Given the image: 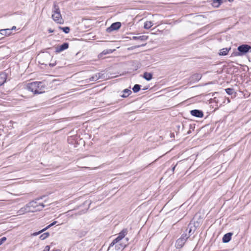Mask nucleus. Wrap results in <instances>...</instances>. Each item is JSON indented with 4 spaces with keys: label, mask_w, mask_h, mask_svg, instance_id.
I'll return each instance as SVG.
<instances>
[{
    "label": "nucleus",
    "mask_w": 251,
    "mask_h": 251,
    "mask_svg": "<svg viewBox=\"0 0 251 251\" xmlns=\"http://www.w3.org/2000/svg\"><path fill=\"white\" fill-rule=\"evenodd\" d=\"M223 2V0H213L212 5L215 7H218Z\"/></svg>",
    "instance_id": "412c9836"
},
{
    "label": "nucleus",
    "mask_w": 251,
    "mask_h": 251,
    "mask_svg": "<svg viewBox=\"0 0 251 251\" xmlns=\"http://www.w3.org/2000/svg\"><path fill=\"white\" fill-rule=\"evenodd\" d=\"M229 2H232L234 0H228Z\"/></svg>",
    "instance_id": "37998d69"
},
{
    "label": "nucleus",
    "mask_w": 251,
    "mask_h": 251,
    "mask_svg": "<svg viewBox=\"0 0 251 251\" xmlns=\"http://www.w3.org/2000/svg\"><path fill=\"white\" fill-rule=\"evenodd\" d=\"M41 233H42V231H41V230H40V231H38V232H34V233H33L32 234V235H33V236H37L38 235H39V234H41Z\"/></svg>",
    "instance_id": "c756f323"
},
{
    "label": "nucleus",
    "mask_w": 251,
    "mask_h": 251,
    "mask_svg": "<svg viewBox=\"0 0 251 251\" xmlns=\"http://www.w3.org/2000/svg\"><path fill=\"white\" fill-rule=\"evenodd\" d=\"M46 85L41 81H35L29 83L27 86V89L34 94H40L45 92Z\"/></svg>",
    "instance_id": "f03ea898"
},
{
    "label": "nucleus",
    "mask_w": 251,
    "mask_h": 251,
    "mask_svg": "<svg viewBox=\"0 0 251 251\" xmlns=\"http://www.w3.org/2000/svg\"><path fill=\"white\" fill-rule=\"evenodd\" d=\"M50 227V225H48L47 226H46V227H45L44 228L42 229L41 230V231H42V232H43L44 231H46V230H47L48 229H49Z\"/></svg>",
    "instance_id": "473e14b6"
},
{
    "label": "nucleus",
    "mask_w": 251,
    "mask_h": 251,
    "mask_svg": "<svg viewBox=\"0 0 251 251\" xmlns=\"http://www.w3.org/2000/svg\"><path fill=\"white\" fill-rule=\"evenodd\" d=\"M191 114L197 118H202L203 116V113L202 110L194 109L190 111Z\"/></svg>",
    "instance_id": "1a4fd4ad"
},
{
    "label": "nucleus",
    "mask_w": 251,
    "mask_h": 251,
    "mask_svg": "<svg viewBox=\"0 0 251 251\" xmlns=\"http://www.w3.org/2000/svg\"><path fill=\"white\" fill-rule=\"evenodd\" d=\"M59 28L62 30L65 33H68L70 32V29L69 27L66 26V27H61L59 26Z\"/></svg>",
    "instance_id": "bb28decb"
},
{
    "label": "nucleus",
    "mask_w": 251,
    "mask_h": 251,
    "mask_svg": "<svg viewBox=\"0 0 251 251\" xmlns=\"http://www.w3.org/2000/svg\"><path fill=\"white\" fill-rule=\"evenodd\" d=\"M153 24L151 21H147L144 23V27L145 29H150L152 25Z\"/></svg>",
    "instance_id": "4be33fe9"
},
{
    "label": "nucleus",
    "mask_w": 251,
    "mask_h": 251,
    "mask_svg": "<svg viewBox=\"0 0 251 251\" xmlns=\"http://www.w3.org/2000/svg\"><path fill=\"white\" fill-rule=\"evenodd\" d=\"M49 236H50V233L48 232H47L44 233L43 234H41L39 238L41 240H45L46 238H47Z\"/></svg>",
    "instance_id": "a878e982"
},
{
    "label": "nucleus",
    "mask_w": 251,
    "mask_h": 251,
    "mask_svg": "<svg viewBox=\"0 0 251 251\" xmlns=\"http://www.w3.org/2000/svg\"><path fill=\"white\" fill-rule=\"evenodd\" d=\"M251 47L248 44H242L237 48V51L233 52L232 55L234 56H243L250 51Z\"/></svg>",
    "instance_id": "20e7f679"
},
{
    "label": "nucleus",
    "mask_w": 251,
    "mask_h": 251,
    "mask_svg": "<svg viewBox=\"0 0 251 251\" xmlns=\"http://www.w3.org/2000/svg\"><path fill=\"white\" fill-rule=\"evenodd\" d=\"M127 229L124 228L119 234L118 236L110 244L109 248L115 246V249L120 250L124 249L127 245L128 241V238H125L127 234Z\"/></svg>",
    "instance_id": "f257e3e1"
},
{
    "label": "nucleus",
    "mask_w": 251,
    "mask_h": 251,
    "mask_svg": "<svg viewBox=\"0 0 251 251\" xmlns=\"http://www.w3.org/2000/svg\"><path fill=\"white\" fill-rule=\"evenodd\" d=\"M108 53H109V52L107 50H103L102 51V53L103 54H107Z\"/></svg>",
    "instance_id": "c9c22d12"
},
{
    "label": "nucleus",
    "mask_w": 251,
    "mask_h": 251,
    "mask_svg": "<svg viewBox=\"0 0 251 251\" xmlns=\"http://www.w3.org/2000/svg\"><path fill=\"white\" fill-rule=\"evenodd\" d=\"M56 65V63H50L49 65L50 67H53L54 66H55Z\"/></svg>",
    "instance_id": "f704fd0d"
},
{
    "label": "nucleus",
    "mask_w": 251,
    "mask_h": 251,
    "mask_svg": "<svg viewBox=\"0 0 251 251\" xmlns=\"http://www.w3.org/2000/svg\"><path fill=\"white\" fill-rule=\"evenodd\" d=\"M233 235L232 232H228L225 234L222 239L223 242L227 243L229 242L231 239V236Z\"/></svg>",
    "instance_id": "9b49d317"
},
{
    "label": "nucleus",
    "mask_w": 251,
    "mask_h": 251,
    "mask_svg": "<svg viewBox=\"0 0 251 251\" xmlns=\"http://www.w3.org/2000/svg\"><path fill=\"white\" fill-rule=\"evenodd\" d=\"M6 240V238L5 237H3L1 239H0V245Z\"/></svg>",
    "instance_id": "c85d7f7f"
},
{
    "label": "nucleus",
    "mask_w": 251,
    "mask_h": 251,
    "mask_svg": "<svg viewBox=\"0 0 251 251\" xmlns=\"http://www.w3.org/2000/svg\"><path fill=\"white\" fill-rule=\"evenodd\" d=\"M16 27L15 26H13L11 28H10V29H11V30H14V29H16Z\"/></svg>",
    "instance_id": "58836bf2"
},
{
    "label": "nucleus",
    "mask_w": 251,
    "mask_h": 251,
    "mask_svg": "<svg viewBox=\"0 0 251 251\" xmlns=\"http://www.w3.org/2000/svg\"><path fill=\"white\" fill-rule=\"evenodd\" d=\"M123 92L124 93V94L122 95H121V97L122 98H124L127 97L129 95H130L132 93L131 91L128 89H124L123 91Z\"/></svg>",
    "instance_id": "aec40b11"
},
{
    "label": "nucleus",
    "mask_w": 251,
    "mask_h": 251,
    "mask_svg": "<svg viewBox=\"0 0 251 251\" xmlns=\"http://www.w3.org/2000/svg\"><path fill=\"white\" fill-rule=\"evenodd\" d=\"M121 26V23L117 22L114 23L111 25L106 28V31L108 33H110L113 31L119 29Z\"/></svg>",
    "instance_id": "39448f33"
},
{
    "label": "nucleus",
    "mask_w": 251,
    "mask_h": 251,
    "mask_svg": "<svg viewBox=\"0 0 251 251\" xmlns=\"http://www.w3.org/2000/svg\"><path fill=\"white\" fill-rule=\"evenodd\" d=\"M57 223V221H54L53 222H52V223H51L50 224V227L54 226L55 224H56Z\"/></svg>",
    "instance_id": "72a5a7b5"
},
{
    "label": "nucleus",
    "mask_w": 251,
    "mask_h": 251,
    "mask_svg": "<svg viewBox=\"0 0 251 251\" xmlns=\"http://www.w3.org/2000/svg\"><path fill=\"white\" fill-rule=\"evenodd\" d=\"M141 85L139 84H135L134 85L133 87L132 88V90L134 93H137L138 92L140 89H141Z\"/></svg>",
    "instance_id": "393cba45"
},
{
    "label": "nucleus",
    "mask_w": 251,
    "mask_h": 251,
    "mask_svg": "<svg viewBox=\"0 0 251 251\" xmlns=\"http://www.w3.org/2000/svg\"><path fill=\"white\" fill-rule=\"evenodd\" d=\"M54 251H60V250H56Z\"/></svg>",
    "instance_id": "c03bdc74"
},
{
    "label": "nucleus",
    "mask_w": 251,
    "mask_h": 251,
    "mask_svg": "<svg viewBox=\"0 0 251 251\" xmlns=\"http://www.w3.org/2000/svg\"><path fill=\"white\" fill-rule=\"evenodd\" d=\"M6 80V75L5 73L0 74V86L3 85Z\"/></svg>",
    "instance_id": "a211bd4d"
},
{
    "label": "nucleus",
    "mask_w": 251,
    "mask_h": 251,
    "mask_svg": "<svg viewBox=\"0 0 251 251\" xmlns=\"http://www.w3.org/2000/svg\"><path fill=\"white\" fill-rule=\"evenodd\" d=\"M144 46H145V44H142L141 45H138V46H135L134 47H132L131 48L132 49H136V48H139L140 47H143Z\"/></svg>",
    "instance_id": "7c9ffc66"
},
{
    "label": "nucleus",
    "mask_w": 251,
    "mask_h": 251,
    "mask_svg": "<svg viewBox=\"0 0 251 251\" xmlns=\"http://www.w3.org/2000/svg\"><path fill=\"white\" fill-rule=\"evenodd\" d=\"M0 34L2 35L9 36L11 34V29L10 28L0 29Z\"/></svg>",
    "instance_id": "2eb2a0df"
},
{
    "label": "nucleus",
    "mask_w": 251,
    "mask_h": 251,
    "mask_svg": "<svg viewBox=\"0 0 251 251\" xmlns=\"http://www.w3.org/2000/svg\"><path fill=\"white\" fill-rule=\"evenodd\" d=\"M148 39V37L146 35L140 36H133L132 39L134 40H140L141 41H145Z\"/></svg>",
    "instance_id": "dca6fc26"
},
{
    "label": "nucleus",
    "mask_w": 251,
    "mask_h": 251,
    "mask_svg": "<svg viewBox=\"0 0 251 251\" xmlns=\"http://www.w3.org/2000/svg\"><path fill=\"white\" fill-rule=\"evenodd\" d=\"M53 20L58 24H63L64 20H63L60 13H57L52 14Z\"/></svg>",
    "instance_id": "423d86ee"
},
{
    "label": "nucleus",
    "mask_w": 251,
    "mask_h": 251,
    "mask_svg": "<svg viewBox=\"0 0 251 251\" xmlns=\"http://www.w3.org/2000/svg\"><path fill=\"white\" fill-rule=\"evenodd\" d=\"M171 137H175V135H174V133H171Z\"/></svg>",
    "instance_id": "ea45409f"
},
{
    "label": "nucleus",
    "mask_w": 251,
    "mask_h": 251,
    "mask_svg": "<svg viewBox=\"0 0 251 251\" xmlns=\"http://www.w3.org/2000/svg\"><path fill=\"white\" fill-rule=\"evenodd\" d=\"M198 226V222L196 223L195 221H191L187 228L183 232L181 237H183L186 240H187L192 235H193L196 230Z\"/></svg>",
    "instance_id": "7ed1b4c3"
},
{
    "label": "nucleus",
    "mask_w": 251,
    "mask_h": 251,
    "mask_svg": "<svg viewBox=\"0 0 251 251\" xmlns=\"http://www.w3.org/2000/svg\"><path fill=\"white\" fill-rule=\"evenodd\" d=\"M69 48V44L67 42L64 43L61 45L56 48V52H60Z\"/></svg>",
    "instance_id": "9d476101"
},
{
    "label": "nucleus",
    "mask_w": 251,
    "mask_h": 251,
    "mask_svg": "<svg viewBox=\"0 0 251 251\" xmlns=\"http://www.w3.org/2000/svg\"><path fill=\"white\" fill-rule=\"evenodd\" d=\"M45 207V205L43 203H38V208L36 210L40 211Z\"/></svg>",
    "instance_id": "cd10ccee"
},
{
    "label": "nucleus",
    "mask_w": 251,
    "mask_h": 251,
    "mask_svg": "<svg viewBox=\"0 0 251 251\" xmlns=\"http://www.w3.org/2000/svg\"><path fill=\"white\" fill-rule=\"evenodd\" d=\"M33 212V210H32L30 209L27 204H26L24 207L20 208L17 212L18 215H23L25 213Z\"/></svg>",
    "instance_id": "6e6552de"
},
{
    "label": "nucleus",
    "mask_w": 251,
    "mask_h": 251,
    "mask_svg": "<svg viewBox=\"0 0 251 251\" xmlns=\"http://www.w3.org/2000/svg\"><path fill=\"white\" fill-rule=\"evenodd\" d=\"M103 75H104L103 74H102L101 73H97V74H95V75L91 76L89 78V80L90 81H96L99 79L102 78H103L102 76Z\"/></svg>",
    "instance_id": "ddd939ff"
},
{
    "label": "nucleus",
    "mask_w": 251,
    "mask_h": 251,
    "mask_svg": "<svg viewBox=\"0 0 251 251\" xmlns=\"http://www.w3.org/2000/svg\"><path fill=\"white\" fill-rule=\"evenodd\" d=\"M187 240L184 239L183 237H180L179 239L176 240V245L178 248H182L184 244L185 243Z\"/></svg>",
    "instance_id": "f8f14e48"
},
{
    "label": "nucleus",
    "mask_w": 251,
    "mask_h": 251,
    "mask_svg": "<svg viewBox=\"0 0 251 251\" xmlns=\"http://www.w3.org/2000/svg\"><path fill=\"white\" fill-rule=\"evenodd\" d=\"M225 91L229 95H231L233 94H234V95L235 96L236 94V92H235L234 91V90L233 88H226L225 89Z\"/></svg>",
    "instance_id": "5701e85b"
},
{
    "label": "nucleus",
    "mask_w": 251,
    "mask_h": 251,
    "mask_svg": "<svg viewBox=\"0 0 251 251\" xmlns=\"http://www.w3.org/2000/svg\"><path fill=\"white\" fill-rule=\"evenodd\" d=\"M39 199H36L35 201H30L28 203H27V205L29 206V208L33 207L34 208H35V210L38 208V203L37 202V201H38Z\"/></svg>",
    "instance_id": "4468645a"
},
{
    "label": "nucleus",
    "mask_w": 251,
    "mask_h": 251,
    "mask_svg": "<svg viewBox=\"0 0 251 251\" xmlns=\"http://www.w3.org/2000/svg\"><path fill=\"white\" fill-rule=\"evenodd\" d=\"M48 31L49 33H52L53 32V30L51 29V28H50L48 29Z\"/></svg>",
    "instance_id": "e433bc0d"
},
{
    "label": "nucleus",
    "mask_w": 251,
    "mask_h": 251,
    "mask_svg": "<svg viewBox=\"0 0 251 251\" xmlns=\"http://www.w3.org/2000/svg\"><path fill=\"white\" fill-rule=\"evenodd\" d=\"M180 127V125H178L177 126V127L178 128V129H179Z\"/></svg>",
    "instance_id": "79ce46f5"
},
{
    "label": "nucleus",
    "mask_w": 251,
    "mask_h": 251,
    "mask_svg": "<svg viewBox=\"0 0 251 251\" xmlns=\"http://www.w3.org/2000/svg\"><path fill=\"white\" fill-rule=\"evenodd\" d=\"M202 75L199 73H196L190 76L189 80L191 83H195L199 81L201 78Z\"/></svg>",
    "instance_id": "0eeeda50"
},
{
    "label": "nucleus",
    "mask_w": 251,
    "mask_h": 251,
    "mask_svg": "<svg viewBox=\"0 0 251 251\" xmlns=\"http://www.w3.org/2000/svg\"><path fill=\"white\" fill-rule=\"evenodd\" d=\"M148 87H145L143 89V90H146L148 89Z\"/></svg>",
    "instance_id": "a19ab883"
},
{
    "label": "nucleus",
    "mask_w": 251,
    "mask_h": 251,
    "mask_svg": "<svg viewBox=\"0 0 251 251\" xmlns=\"http://www.w3.org/2000/svg\"><path fill=\"white\" fill-rule=\"evenodd\" d=\"M152 74L151 73L145 72L143 74V77L147 81H150L152 78Z\"/></svg>",
    "instance_id": "6ab92c4d"
},
{
    "label": "nucleus",
    "mask_w": 251,
    "mask_h": 251,
    "mask_svg": "<svg viewBox=\"0 0 251 251\" xmlns=\"http://www.w3.org/2000/svg\"><path fill=\"white\" fill-rule=\"evenodd\" d=\"M176 165H175V166L172 168V172H174V171H175V168H176Z\"/></svg>",
    "instance_id": "4c0bfd02"
},
{
    "label": "nucleus",
    "mask_w": 251,
    "mask_h": 251,
    "mask_svg": "<svg viewBox=\"0 0 251 251\" xmlns=\"http://www.w3.org/2000/svg\"><path fill=\"white\" fill-rule=\"evenodd\" d=\"M52 12L53 13V14L60 13V9L58 5L55 3H54L53 4V8Z\"/></svg>",
    "instance_id": "b1692460"
},
{
    "label": "nucleus",
    "mask_w": 251,
    "mask_h": 251,
    "mask_svg": "<svg viewBox=\"0 0 251 251\" xmlns=\"http://www.w3.org/2000/svg\"><path fill=\"white\" fill-rule=\"evenodd\" d=\"M231 48H225L221 49L219 53V55L225 56L227 54L228 51L230 50Z\"/></svg>",
    "instance_id": "f3484780"
},
{
    "label": "nucleus",
    "mask_w": 251,
    "mask_h": 251,
    "mask_svg": "<svg viewBox=\"0 0 251 251\" xmlns=\"http://www.w3.org/2000/svg\"><path fill=\"white\" fill-rule=\"evenodd\" d=\"M50 247L49 246L47 245L45 247V249H44V250L43 251H50Z\"/></svg>",
    "instance_id": "2f4dec72"
}]
</instances>
